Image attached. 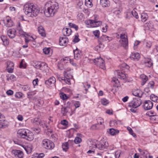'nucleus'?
I'll list each match as a JSON object with an SVG mask.
<instances>
[{
  "mask_svg": "<svg viewBox=\"0 0 158 158\" xmlns=\"http://www.w3.org/2000/svg\"><path fill=\"white\" fill-rule=\"evenodd\" d=\"M23 11L25 14L29 17H34L39 13L40 10L37 6L34 4L27 3L23 6Z\"/></svg>",
  "mask_w": 158,
  "mask_h": 158,
  "instance_id": "obj_1",
  "label": "nucleus"
},
{
  "mask_svg": "<svg viewBox=\"0 0 158 158\" xmlns=\"http://www.w3.org/2000/svg\"><path fill=\"white\" fill-rule=\"evenodd\" d=\"M46 7H47V10L45 9L44 13L47 17L53 16L59 7L57 3L56 2H52L50 1L46 3Z\"/></svg>",
  "mask_w": 158,
  "mask_h": 158,
  "instance_id": "obj_2",
  "label": "nucleus"
},
{
  "mask_svg": "<svg viewBox=\"0 0 158 158\" xmlns=\"http://www.w3.org/2000/svg\"><path fill=\"white\" fill-rule=\"evenodd\" d=\"M89 146L92 148H97L100 150L106 149L108 146V144L106 141H101L97 143L94 141L90 142Z\"/></svg>",
  "mask_w": 158,
  "mask_h": 158,
  "instance_id": "obj_3",
  "label": "nucleus"
},
{
  "mask_svg": "<svg viewBox=\"0 0 158 158\" xmlns=\"http://www.w3.org/2000/svg\"><path fill=\"white\" fill-rule=\"evenodd\" d=\"M42 146L48 149L52 150L55 147L54 143L47 139H44L42 142Z\"/></svg>",
  "mask_w": 158,
  "mask_h": 158,
  "instance_id": "obj_4",
  "label": "nucleus"
},
{
  "mask_svg": "<svg viewBox=\"0 0 158 158\" xmlns=\"http://www.w3.org/2000/svg\"><path fill=\"white\" fill-rule=\"evenodd\" d=\"M142 104L141 100L139 98H134L133 100L129 103L128 106L130 107L137 108Z\"/></svg>",
  "mask_w": 158,
  "mask_h": 158,
  "instance_id": "obj_5",
  "label": "nucleus"
},
{
  "mask_svg": "<svg viewBox=\"0 0 158 158\" xmlns=\"http://www.w3.org/2000/svg\"><path fill=\"white\" fill-rule=\"evenodd\" d=\"M120 38L121 40L120 41V42L121 43V45L126 49L128 45V40L127 35L125 34H120Z\"/></svg>",
  "mask_w": 158,
  "mask_h": 158,
  "instance_id": "obj_6",
  "label": "nucleus"
},
{
  "mask_svg": "<svg viewBox=\"0 0 158 158\" xmlns=\"http://www.w3.org/2000/svg\"><path fill=\"white\" fill-rule=\"evenodd\" d=\"M86 24L89 25V27H96L99 26L102 24V22L96 20H88L85 21Z\"/></svg>",
  "mask_w": 158,
  "mask_h": 158,
  "instance_id": "obj_7",
  "label": "nucleus"
},
{
  "mask_svg": "<svg viewBox=\"0 0 158 158\" xmlns=\"http://www.w3.org/2000/svg\"><path fill=\"white\" fill-rule=\"evenodd\" d=\"M93 61L101 69H104L105 68L104 61L101 57L96 58L93 60Z\"/></svg>",
  "mask_w": 158,
  "mask_h": 158,
  "instance_id": "obj_8",
  "label": "nucleus"
},
{
  "mask_svg": "<svg viewBox=\"0 0 158 158\" xmlns=\"http://www.w3.org/2000/svg\"><path fill=\"white\" fill-rule=\"evenodd\" d=\"M24 139L29 141H32L34 138V136L33 133L30 130H28Z\"/></svg>",
  "mask_w": 158,
  "mask_h": 158,
  "instance_id": "obj_9",
  "label": "nucleus"
},
{
  "mask_svg": "<svg viewBox=\"0 0 158 158\" xmlns=\"http://www.w3.org/2000/svg\"><path fill=\"white\" fill-rule=\"evenodd\" d=\"M56 82V79L53 77H50L48 80L45 81V84L47 85L52 86L55 85Z\"/></svg>",
  "mask_w": 158,
  "mask_h": 158,
  "instance_id": "obj_10",
  "label": "nucleus"
},
{
  "mask_svg": "<svg viewBox=\"0 0 158 158\" xmlns=\"http://www.w3.org/2000/svg\"><path fill=\"white\" fill-rule=\"evenodd\" d=\"M28 129H19L17 132V136L18 137L24 139L26 134L27 131Z\"/></svg>",
  "mask_w": 158,
  "mask_h": 158,
  "instance_id": "obj_11",
  "label": "nucleus"
},
{
  "mask_svg": "<svg viewBox=\"0 0 158 158\" xmlns=\"http://www.w3.org/2000/svg\"><path fill=\"white\" fill-rule=\"evenodd\" d=\"M0 118H2L0 120V129L5 128L7 127L8 123L5 120V118L3 115H1Z\"/></svg>",
  "mask_w": 158,
  "mask_h": 158,
  "instance_id": "obj_12",
  "label": "nucleus"
},
{
  "mask_svg": "<svg viewBox=\"0 0 158 158\" xmlns=\"http://www.w3.org/2000/svg\"><path fill=\"white\" fill-rule=\"evenodd\" d=\"M153 103L150 100L145 101L143 105L144 109L146 110L151 109L153 107Z\"/></svg>",
  "mask_w": 158,
  "mask_h": 158,
  "instance_id": "obj_13",
  "label": "nucleus"
},
{
  "mask_svg": "<svg viewBox=\"0 0 158 158\" xmlns=\"http://www.w3.org/2000/svg\"><path fill=\"white\" fill-rule=\"evenodd\" d=\"M12 153L15 158H22L23 156V153L20 150H13Z\"/></svg>",
  "mask_w": 158,
  "mask_h": 158,
  "instance_id": "obj_14",
  "label": "nucleus"
},
{
  "mask_svg": "<svg viewBox=\"0 0 158 158\" xmlns=\"http://www.w3.org/2000/svg\"><path fill=\"white\" fill-rule=\"evenodd\" d=\"M74 58L77 60L79 59L81 56V51L77 48L73 50Z\"/></svg>",
  "mask_w": 158,
  "mask_h": 158,
  "instance_id": "obj_15",
  "label": "nucleus"
},
{
  "mask_svg": "<svg viewBox=\"0 0 158 158\" xmlns=\"http://www.w3.org/2000/svg\"><path fill=\"white\" fill-rule=\"evenodd\" d=\"M3 21L5 25L7 27H11L13 25L11 20L9 17H6L4 18Z\"/></svg>",
  "mask_w": 158,
  "mask_h": 158,
  "instance_id": "obj_16",
  "label": "nucleus"
},
{
  "mask_svg": "<svg viewBox=\"0 0 158 158\" xmlns=\"http://www.w3.org/2000/svg\"><path fill=\"white\" fill-rule=\"evenodd\" d=\"M68 42V39L66 37H61L60 38L59 40V44L62 46H65Z\"/></svg>",
  "mask_w": 158,
  "mask_h": 158,
  "instance_id": "obj_17",
  "label": "nucleus"
},
{
  "mask_svg": "<svg viewBox=\"0 0 158 158\" xmlns=\"http://www.w3.org/2000/svg\"><path fill=\"white\" fill-rule=\"evenodd\" d=\"M38 31L39 34L43 37L46 36L45 31L44 27L42 26H40L38 27Z\"/></svg>",
  "mask_w": 158,
  "mask_h": 158,
  "instance_id": "obj_18",
  "label": "nucleus"
},
{
  "mask_svg": "<svg viewBox=\"0 0 158 158\" xmlns=\"http://www.w3.org/2000/svg\"><path fill=\"white\" fill-rule=\"evenodd\" d=\"M62 32L64 36H69L72 32V30L70 28H64L62 30Z\"/></svg>",
  "mask_w": 158,
  "mask_h": 158,
  "instance_id": "obj_19",
  "label": "nucleus"
},
{
  "mask_svg": "<svg viewBox=\"0 0 158 158\" xmlns=\"http://www.w3.org/2000/svg\"><path fill=\"white\" fill-rule=\"evenodd\" d=\"M36 68L42 69L47 67V64L45 62H39L35 65Z\"/></svg>",
  "mask_w": 158,
  "mask_h": 158,
  "instance_id": "obj_20",
  "label": "nucleus"
},
{
  "mask_svg": "<svg viewBox=\"0 0 158 158\" xmlns=\"http://www.w3.org/2000/svg\"><path fill=\"white\" fill-rule=\"evenodd\" d=\"M100 4L103 7H108L110 6V2L108 0H101Z\"/></svg>",
  "mask_w": 158,
  "mask_h": 158,
  "instance_id": "obj_21",
  "label": "nucleus"
},
{
  "mask_svg": "<svg viewBox=\"0 0 158 158\" xmlns=\"http://www.w3.org/2000/svg\"><path fill=\"white\" fill-rule=\"evenodd\" d=\"M117 73L118 75V78L124 80L126 77V76L125 74L123 73L122 71L118 70L117 71Z\"/></svg>",
  "mask_w": 158,
  "mask_h": 158,
  "instance_id": "obj_22",
  "label": "nucleus"
},
{
  "mask_svg": "<svg viewBox=\"0 0 158 158\" xmlns=\"http://www.w3.org/2000/svg\"><path fill=\"white\" fill-rule=\"evenodd\" d=\"M16 31L14 29H10L8 31V35L11 38H13L15 36Z\"/></svg>",
  "mask_w": 158,
  "mask_h": 158,
  "instance_id": "obj_23",
  "label": "nucleus"
},
{
  "mask_svg": "<svg viewBox=\"0 0 158 158\" xmlns=\"http://www.w3.org/2000/svg\"><path fill=\"white\" fill-rule=\"evenodd\" d=\"M130 57L132 59L138 60L139 59L140 56L138 52H133L131 55Z\"/></svg>",
  "mask_w": 158,
  "mask_h": 158,
  "instance_id": "obj_24",
  "label": "nucleus"
},
{
  "mask_svg": "<svg viewBox=\"0 0 158 158\" xmlns=\"http://www.w3.org/2000/svg\"><path fill=\"white\" fill-rule=\"evenodd\" d=\"M144 64L148 67H151L152 65V60L149 58H146L144 60Z\"/></svg>",
  "mask_w": 158,
  "mask_h": 158,
  "instance_id": "obj_25",
  "label": "nucleus"
},
{
  "mask_svg": "<svg viewBox=\"0 0 158 158\" xmlns=\"http://www.w3.org/2000/svg\"><path fill=\"white\" fill-rule=\"evenodd\" d=\"M140 78L142 80L141 85H144L147 81L148 80V78L147 76L144 74H141L140 76Z\"/></svg>",
  "mask_w": 158,
  "mask_h": 158,
  "instance_id": "obj_26",
  "label": "nucleus"
},
{
  "mask_svg": "<svg viewBox=\"0 0 158 158\" xmlns=\"http://www.w3.org/2000/svg\"><path fill=\"white\" fill-rule=\"evenodd\" d=\"M34 39L32 36L29 35L27 34L25 35V43L28 44L29 42L32 41H34Z\"/></svg>",
  "mask_w": 158,
  "mask_h": 158,
  "instance_id": "obj_27",
  "label": "nucleus"
},
{
  "mask_svg": "<svg viewBox=\"0 0 158 158\" xmlns=\"http://www.w3.org/2000/svg\"><path fill=\"white\" fill-rule=\"evenodd\" d=\"M108 133L112 135H114L118 134L119 132V131L117 130H115L113 128H110L108 131Z\"/></svg>",
  "mask_w": 158,
  "mask_h": 158,
  "instance_id": "obj_28",
  "label": "nucleus"
},
{
  "mask_svg": "<svg viewBox=\"0 0 158 158\" xmlns=\"http://www.w3.org/2000/svg\"><path fill=\"white\" fill-rule=\"evenodd\" d=\"M40 119L35 118L31 119V123L34 125H38L40 123Z\"/></svg>",
  "mask_w": 158,
  "mask_h": 158,
  "instance_id": "obj_29",
  "label": "nucleus"
},
{
  "mask_svg": "<svg viewBox=\"0 0 158 158\" xmlns=\"http://www.w3.org/2000/svg\"><path fill=\"white\" fill-rule=\"evenodd\" d=\"M83 87L85 89V92H84L85 94L87 93V91L89 88L90 87V85L87 82H83L82 83Z\"/></svg>",
  "mask_w": 158,
  "mask_h": 158,
  "instance_id": "obj_30",
  "label": "nucleus"
},
{
  "mask_svg": "<svg viewBox=\"0 0 158 158\" xmlns=\"http://www.w3.org/2000/svg\"><path fill=\"white\" fill-rule=\"evenodd\" d=\"M64 77L66 78L72 79L73 76L69 71H65L64 72Z\"/></svg>",
  "mask_w": 158,
  "mask_h": 158,
  "instance_id": "obj_31",
  "label": "nucleus"
},
{
  "mask_svg": "<svg viewBox=\"0 0 158 158\" xmlns=\"http://www.w3.org/2000/svg\"><path fill=\"white\" fill-rule=\"evenodd\" d=\"M100 39L103 41H107L108 42H109L111 40V39L106 35H103L101 37Z\"/></svg>",
  "mask_w": 158,
  "mask_h": 158,
  "instance_id": "obj_32",
  "label": "nucleus"
},
{
  "mask_svg": "<svg viewBox=\"0 0 158 158\" xmlns=\"http://www.w3.org/2000/svg\"><path fill=\"white\" fill-rule=\"evenodd\" d=\"M69 108L68 106L63 107L61 109V113L63 116H65L68 112Z\"/></svg>",
  "mask_w": 158,
  "mask_h": 158,
  "instance_id": "obj_33",
  "label": "nucleus"
},
{
  "mask_svg": "<svg viewBox=\"0 0 158 158\" xmlns=\"http://www.w3.org/2000/svg\"><path fill=\"white\" fill-rule=\"evenodd\" d=\"M148 18L147 14L146 13H142L141 15V21L144 22L147 20Z\"/></svg>",
  "mask_w": 158,
  "mask_h": 158,
  "instance_id": "obj_34",
  "label": "nucleus"
},
{
  "mask_svg": "<svg viewBox=\"0 0 158 158\" xmlns=\"http://www.w3.org/2000/svg\"><path fill=\"white\" fill-rule=\"evenodd\" d=\"M150 98L152 101L154 102H158V97L154 95H151Z\"/></svg>",
  "mask_w": 158,
  "mask_h": 158,
  "instance_id": "obj_35",
  "label": "nucleus"
},
{
  "mask_svg": "<svg viewBox=\"0 0 158 158\" xmlns=\"http://www.w3.org/2000/svg\"><path fill=\"white\" fill-rule=\"evenodd\" d=\"M122 70L124 72L128 70L129 68V66L125 63H123L122 64Z\"/></svg>",
  "mask_w": 158,
  "mask_h": 158,
  "instance_id": "obj_36",
  "label": "nucleus"
},
{
  "mask_svg": "<svg viewBox=\"0 0 158 158\" xmlns=\"http://www.w3.org/2000/svg\"><path fill=\"white\" fill-rule=\"evenodd\" d=\"M62 148L63 150L65 152L67 151L69 148V145L68 142L63 143L62 145Z\"/></svg>",
  "mask_w": 158,
  "mask_h": 158,
  "instance_id": "obj_37",
  "label": "nucleus"
},
{
  "mask_svg": "<svg viewBox=\"0 0 158 158\" xmlns=\"http://www.w3.org/2000/svg\"><path fill=\"white\" fill-rule=\"evenodd\" d=\"M101 103L103 105L106 106L108 104L109 102L108 100L105 98H103L101 100Z\"/></svg>",
  "mask_w": 158,
  "mask_h": 158,
  "instance_id": "obj_38",
  "label": "nucleus"
},
{
  "mask_svg": "<svg viewBox=\"0 0 158 158\" xmlns=\"http://www.w3.org/2000/svg\"><path fill=\"white\" fill-rule=\"evenodd\" d=\"M92 0H85V5L88 7H90L92 6L93 4L92 3Z\"/></svg>",
  "mask_w": 158,
  "mask_h": 158,
  "instance_id": "obj_39",
  "label": "nucleus"
},
{
  "mask_svg": "<svg viewBox=\"0 0 158 158\" xmlns=\"http://www.w3.org/2000/svg\"><path fill=\"white\" fill-rule=\"evenodd\" d=\"M61 80L64 81L66 84L68 85H70V79L68 78H66L65 77H62Z\"/></svg>",
  "mask_w": 158,
  "mask_h": 158,
  "instance_id": "obj_40",
  "label": "nucleus"
},
{
  "mask_svg": "<svg viewBox=\"0 0 158 158\" xmlns=\"http://www.w3.org/2000/svg\"><path fill=\"white\" fill-rule=\"evenodd\" d=\"M146 114L149 116H152L153 117H154L155 116H157L155 115V112L152 111H150L147 112Z\"/></svg>",
  "mask_w": 158,
  "mask_h": 158,
  "instance_id": "obj_41",
  "label": "nucleus"
},
{
  "mask_svg": "<svg viewBox=\"0 0 158 158\" xmlns=\"http://www.w3.org/2000/svg\"><path fill=\"white\" fill-rule=\"evenodd\" d=\"M127 129L128 130V131H129V133L134 137H135L136 136V135L133 132L132 130L131 127H128L127 128Z\"/></svg>",
  "mask_w": 158,
  "mask_h": 158,
  "instance_id": "obj_42",
  "label": "nucleus"
},
{
  "mask_svg": "<svg viewBox=\"0 0 158 158\" xmlns=\"http://www.w3.org/2000/svg\"><path fill=\"white\" fill-rule=\"evenodd\" d=\"M40 123L39 124V125H40L41 126H42V127L43 128L45 127L46 128H47L48 126L47 124L45 123V122L44 121H41L40 119Z\"/></svg>",
  "mask_w": 158,
  "mask_h": 158,
  "instance_id": "obj_43",
  "label": "nucleus"
},
{
  "mask_svg": "<svg viewBox=\"0 0 158 158\" xmlns=\"http://www.w3.org/2000/svg\"><path fill=\"white\" fill-rule=\"evenodd\" d=\"M60 97L63 100H66L69 98V97L66 94L64 93L60 95Z\"/></svg>",
  "mask_w": 158,
  "mask_h": 158,
  "instance_id": "obj_44",
  "label": "nucleus"
},
{
  "mask_svg": "<svg viewBox=\"0 0 158 158\" xmlns=\"http://www.w3.org/2000/svg\"><path fill=\"white\" fill-rule=\"evenodd\" d=\"M81 140V139L80 138L77 137L75 138L74 141L75 143L77 144L80 143Z\"/></svg>",
  "mask_w": 158,
  "mask_h": 158,
  "instance_id": "obj_45",
  "label": "nucleus"
},
{
  "mask_svg": "<svg viewBox=\"0 0 158 158\" xmlns=\"http://www.w3.org/2000/svg\"><path fill=\"white\" fill-rule=\"evenodd\" d=\"M23 94L20 92H17L15 94V97L17 98H20L22 97Z\"/></svg>",
  "mask_w": 158,
  "mask_h": 158,
  "instance_id": "obj_46",
  "label": "nucleus"
},
{
  "mask_svg": "<svg viewBox=\"0 0 158 158\" xmlns=\"http://www.w3.org/2000/svg\"><path fill=\"white\" fill-rule=\"evenodd\" d=\"M154 84V82L153 81H150L148 84L147 87L150 88H153Z\"/></svg>",
  "mask_w": 158,
  "mask_h": 158,
  "instance_id": "obj_47",
  "label": "nucleus"
},
{
  "mask_svg": "<svg viewBox=\"0 0 158 158\" xmlns=\"http://www.w3.org/2000/svg\"><path fill=\"white\" fill-rule=\"evenodd\" d=\"M131 14L133 16L135 17L136 19L138 18L139 16L138 15V14L134 10L132 11Z\"/></svg>",
  "mask_w": 158,
  "mask_h": 158,
  "instance_id": "obj_48",
  "label": "nucleus"
},
{
  "mask_svg": "<svg viewBox=\"0 0 158 158\" xmlns=\"http://www.w3.org/2000/svg\"><path fill=\"white\" fill-rule=\"evenodd\" d=\"M80 39L78 38V35L77 34L75 35L74 38L73 40V42L75 43H77L79 42Z\"/></svg>",
  "mask_w": 158,
  "mask_h": 158,
  "instance_id": "obj_49",
  "label": "nucleus"
},
{
  "mask_svg": "<svg viewBox=\"0 0 158 158\" xmlns=\"http://www.w3.org/2000/svg\"><path fill=\"white\" fill-rule=\"evenodd\" d=\"M32 130L35 132V133H38L41 131L40 129V128H32Z\"/></svg>",
  "mask_w": 158,
  "mask_h": 158,
  "instance_id": "obj_50",
  "label": "nucleus"
},
{
  "mask_svg": "<svg viewBox=\"0 0 158 158\" xmlns=\"http://www.w3.org/2000/svg\"><path fill=\"white\" fill-rule=\"evenodd\" d=\"M7 67H14V64L11 61H8L7 62Z\"/></svg>",
  "mask_w": 158,
  "mask_h": 158,
  "instance_id": "obj_51",
  "label": "nucleus"
},
{
  "mask_svg": "<svg viewBox=\"0 0 158 158\" xmlns=\"http://www.w3.org/2000/svg\"><path fill=\"white\" fill-rule=\"evenodd\" d=\"M93 33L95 36L98 38L99 37L100 32L99 30H96L93 31Z\"/></svg>",
  "mask_w": 158,
  "mask_h": 158,
  "instance_id": "obj_52",
  "label": "nucleus"
},
{
  "mask_svg": "<svg viewBox=\"0 0 158 158\" xmlns=\"http://www.w3.org/2000/svg\"><path fill=\"white\" fill-rule=\"evenodd\" d=\"M43 51L45 54H48L49 53L50 50L49 48H45L43 49Z\"/></svg>",
  "mask_w": 158,
  "mask_h": 158,
  "instance_id": "obj_53",
  "label": "nucleus"
},
{
  "mask_svg": "<svg viewBox=\"0 0 158 158\" xmlns=\"http://www.w3.org/2000/svg\"><path fill=\"white\" fill-rule=\"evenodd\" d=\"M97 119V124H100L101 125L103 123V119L101 118H99Z\"/></svg>",
  "mask_w": 158,
  "mask_h": 158,
  "instance_id": "obj_54",
  "label": "nucleus"
},
{
  "mask_svg": "<svg viewBox=\"0 0 158 158\" xmlns=\"http://www.w3.org/2000/svg\"><path fill=\"white\" fill-rule=\"evenodd\" d=\"M35 94V93L33 92H29L27 94V97L29 98H31V96L34 95Z\"/></svg>",
  "mask_w": 158,
  "mask_h": 158,
  "instance_id": "obj_55",
  "label": "nucleus"
},
{
  "mask_svg": "<svg viewBox=\"0 0 158 158\" xmlns=\"http://www.w3.org/2000/svg\"><path fill=\"white\" fill-rule=\"evenodd\" d=\"M24 148L25 151H26V152L28 154L30 153L31 151V149L29 147H25Z\"/></svg>",
  "mask_w": 158,
  "mask_h": 158,
  "instance_id": "obj_56",
  "label": "nucleus"
},
{
  "mask_svg": "<svg viewBox=\"0 0 158 158\" xmlns=\"http://www.w3.org/2000/svg\"><path fill=\"white\" fill-rule=\"evenodd\" d=\"M148 152L146 151H142V152L141 153V154L145 157L146 158H147V155L148 154Z\"/></svg>",
  "mask_w": 158,
  "mask_h": 158,
  "instance_id": "obj_57",
  "label": "nucleus"
},
{
  "mask_svg": "<svg viewBox=\"0 0 158 158\" xmlns=\"http://www.w3.org/2000/svg\"><path fill=\"white\" fill-rule=\"evenodd\" d=\"M152 45V43L150 41H148L146 43V46L147 48H151Z\"/></svg>",
  "mask_w": 158,
  "mask_h": 158,
  "instance_id": "obj_58",
  "label": "nucleus"
},
{
  "mask_svg": "<svg viewBox=\"0 0 158 158\" xmlns=\"http://www.w3.org/2000/svg\"><path fill=\"white\" fill-rule=\"evenodd\" d=\"M61 123L64 126H66L68 124V122L66 120H63L61 121Z\"/></svg>",
  "mask_w": 158,
  "mask_h": 158,
  "instance_id": "obj_59",
  "label": "nucleus"
},
{
  "mask_svg": "<svg viewBox=\"0 0 158 158\" xmlns=\"http://www.w3.org/2000/svg\"><path fill=\"white\" fill-rule=\"evenodd\" d=\"M120 154V152L118 151H116L115 153V156L116 158H119Z\"/></svg>",
  "mask_w": 158,
  "mask_h": 158,
  "instance_id": "obj_60",
  "label": "nucleus"
},
{
  "mask_svg": "<svg viewBox=\"0 0 158 158\" xmlns=\"http://www.w3.org/2000/svg\"><path fill=\"white\" fill-rule=\"evenodd\" d=\"M8 71L9 73H12L13 72L14 67H7Z\"/></svg>",
  "mask_w": 158,
  "mask_h": 158,
  "instance_id": "obj_61",
  "label": "nucleus"
},
{
  "mask_svg": "<svg viewBox=\"0 0 158 158\" xmlns=\"http://www.w3.org/2000/svg\"><path fill=\"white\" fill-rule=\"evenodd\" d=\"M80 103L79 101H76L74 103V106L76 108H78L80 107Z\"/></svg>",
  "mask_w": 158,
  "mask_h": 158,
  "instance_id": "obj_62",
  "label": "nucleus"
},
{
  "mask_svg": "<svg viewBox=\"0 0 158 158\" xmlns=\"http://www.w3.org/2000/svg\"><path fill=\"white\" fill-rule=\"evenodd\" d=\"M19 33L20 35H25L27 34L26 32H25L23 31L22 30H19Z\"/></svg>",
  "mask_w": 158,
  "mask_h": 158,
  "instance_id": "obj_63",
  "label": "nucleus"
},
{
  "mask_svg": "<svg viewBox=\"0 0 158 158\" xmlns=\"http://www.w3.org/2000/svg\"><path fill=\"white\" fill-rule=\"evenodd\" d=\"M110 126H113L117 124V122L115 120L111 121L110 123Z\"/></svg>",
  "mask_w": 158,
  "mask_h": 158,
  "instance_id": "obj_64",
  "label": "nucleus"
}]
</instances>
